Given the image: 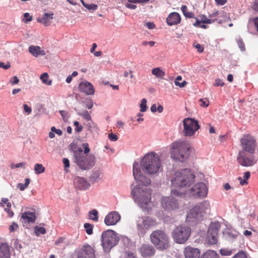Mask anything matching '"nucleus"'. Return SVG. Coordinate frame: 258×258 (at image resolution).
<instances>
[{"label":"nucleus","mask_w":258,"mask_h":258,"mask_svg":"<svg viewBox=\"0 0 258 258\" xmlns=\"http://www.w3.org/2000/svg\"><path fill=\"white\" fill-rule=\"evenodd\" d=\"M133 175L135 180L139 183L132 189V195L135 201L141 208L148 210L151 204L152 190L147 186L151 184V179L141 174L138 162L133 164Z\"/></svg>","instance_id":"1"},{"label":"nucleus","mask_w":258,"mask_h":258,"mask_svg":"<svg viewBox=\"0 0 258 258\" xmlns=\"http://www.w3.org/2000/svg\"><path fill=\"white\" fill-rule=\"evenodd\" d=\"M160 166V157L154 152L145 155L141 159L140 165H139L141 174L143 175V173H145L149 175L157 174Z\"/></svg>","instance_id":"2"},{"label":"nucleus","mask_w":258,"mask_h":258,"mask_svg":"<svg viewBox=\"0 0 258 258\" xmlns=\"http://www.w3.org/2000/svg\"><path fill=\"white\" fill-rule=\"evenodd\" d=\"M195 175L188 169H183L175 173L171 179L173 186L177 187H187L194 182Z\"/></svg>","instance_id":"3"},{"label":"nucleus","mask_w":258,"mask_h":258,"mask_svg":"<svg viewBox=\"0 0 258 258\" xmlns=\"http://www.w3.org/2000/svg\"><path fill=\"white\" fill-rule=\"evenodd\" d=\"M73 153L74 162L81 169L88 170L94 165L95 156L93 155H84L82 148L78 147L74 150Z\"/></svg>","instance_id":"4"},{"label":"nucleus","mask_w":258,"mask_h":258,"mask_svg":"<svg viewBox=\"0 0 258 258\" xmlns=\"http://www.w3.org/2000/svg\"><path fill=\"white\" fill-rule=\"evenodd\" d=\"M189 146L184 141H177L172 144L171 156L175 160L184 162L189 156Z\"/></svg>","instance_id":"5"},{"label":"nucleus","mask_w":258,"mask_h":258,"mask_svg":"<svg viewBox=\"0 0 258 258\" xmlns=\"http://www.w3.org/2000/svg\"><path fill=\"white\" fill-rule=\"evenodd\" d=\"M118 240L115 232L112 230H107L102 233L101 242L105 251H109L114 246Z\"/></svg>","instance_id":"6"},{"label":"nucleus","mask_w":258,"mask_h":258,"mask_svg":"<svg viewBox=\"0 0 258 258\" xmlns=\"http://www.w3.org/2000/svg\"><path fill=\"white\" fill-rule=\"evenodd\" d=\"M240 146L243 151L253 154L256 147V141L254 137L249 134L243 136L240 140Z\"/></svg>","instance_id":"7"},{"label":"nucleus","mask_w":258,"mask_h":258,"mask_svg":"<svg viewBox=\"0 0 258 258\" xmlns=\"http://www.w3.org/2000/svg\"><path fill=\"white\" fill-rule=\"evenodd\" d=\"M191 233L189 227L180 226L176 227L172 233L174 240L178 243L183 244L188 239Z\"/></svg>","instance_id":"8"},{"label":"nucleus","mask_w":258,"mask_h":258,"mask_svg":"<svg viewBox=\"0 0 258 258\" xmlns=\"http://www.w3.org/2000/svg\"><path fill=\"white\" fill-rule=\"evenodd\" d=\"M183 131L185 136L191 137L200 128L198 121L194 118H185L183 120Z\"/></svg>","instance_id":"9"},{"label":"nucleus","mask_w":258,"mask_h":258,"mask_svg":"<svg viewBox=\"0 0 258 258\" xmlns=\"http://www.w3.org/2000/svg\"><path fill=\"white\" fill-rule=\"evenodd\" d=\"M137 223V229L142 234L145 233L147 230L155 227L158 224L155 219L150 217H139Z\"/></svg>","instance_id":"10"},{"label":"nucleus","mask_w":258,"mask_h":258,"mask_svg":"<svg viewBox=\"0 0 258 258\" xmlns=\"http://www.w3.org/2000/svg\"><path fill=\"white\" fill-rule=\"evenodd\" d=\"M219 229L220 224L218 222L212 223L210 225L207 234L209 243L214 244L217 242Z\"/></svg>","instance_id":"11"},{"label":"nucleus","mask_w":258,"mask_h":258,"mask_svg":"<svg viewBox=\"0 0 258 258\" xmlns=\"http://www.w3.org/2000/svg\"><path fill=\"white\" fill-rule=\"evenodd\" d=\"M189 191V194L195 198L205 197L207 194L208 188L205 183L200 182L190 188Z\"/></svg>","instance_id":"12"},{"label":"nucleus","mask_w":258,"mask_h":258,"mask_svg":"<svg viewBox=\"0 0 258 258\" xmlns=\"http://www.w3.org/2000/svg\"><path fill=\"white\" fill-rule=\"evenodd\" d=\"M237 161L242 166L249 167L254 165L256 160L252 156H246L243 151H239L237 156Z\"/></svg>","instance_id":"13"},{"label":"nucleus","mask_w":258,"mask_h":258,"mask_svg":"<svg viewBox=\"0 0 258 258\" xmlns=\"http://www.w3.org/2000/svg\"><path fill=\"white\" fill-rule=\"evenodd\" d=\"M78 258H95V250L89 245H84L80 250Z\"/></svg>","instance_id":"14"},{"label":"nucleus","mask_w":258,"mask_h":258,"mask_svg":"<svg viewBox=\"0 0 258 258\" xmlns=\"http://www.w3.org/2000/svg\"><path fill=\"white\" fill-rule=\"evenodd\" d=\"M120 215L116 211L109 212L105 217L104 223L107 226L115 225L120 220Z\"/></svg>","instance_id":"15"},{"label":"nucleus","mask_w":258,"mask_h":258,"mask_svg":"<svg viewBox=\"0 0 258 258\" xmlns=\"http://www.w3.org/2000/svg\"><path fill=\"white\" fill-rule=\"evenodd\" d=\"M198 207L196 206L191 209L187 213L186 221L188 222H196L202 219L201 214L198 211Z\"/></svg>","instance_id":"16"},{"label":"nucleus","mask_w":258,"mask_h":258,"mask_svg":"<svg viewBox=\"0 0 258 258\" xmlns=\"http://www.w3.org/2000/svg\"><path fill=\"white\" fill-rule=\"evenodd\" d=\"M162 207L165 209L169 211L176 209L178 208L176 201L172 198H165L162 199Z\"/></svg>","instance_id":"17"},{"label":"nucleus","mask_w":258,"mask_h":258,"mask_svg":"<svg viewBox=\"0 0 258 258\" xmlns=\"http://www.w3.org/2000/svg\"><path fill=\"white\" fill-rule=\"evenodd\" d=\"M79 89L81 92H84L86 95H92L95 90L93 85L88 82H82L80 83Z\"/></svg>","instance_id":"18"},{"label":"nucleus","mask_w":258,"mask_h":258,"mask_svg":"<svg viewBox=\"0 0 258 258\" xmlns=\"http://www.w3.org/2000/svg\"><path fill=\"white\" fill-rule=\"evenodd\" d=\"M139 250L143 257L151 256L155 253L154 247L152 245L146 244H143L140 248Z\"/></svg>","instance_id":"19"},{"label":"nucleus","mask_w":258,"mask_h":258,"mask_svg":"<svg viewBox=\"0 0 258 258\" xmlns=\"http://www.w3.org/2000/svg\"><path fill=\"white\" fill-rule=\"evenodd\" d=\"M185 258H200V251L199 249L186 247L184 250Z\"/></svg>","instance_id":"20"},{"label":"nucleus","mask_w":258,"mask_h":258,"mask_svg":"<svg viewBox=\"0 0 258 258\" xmlns=\"http://www.w3.org/2000/svg\"><path fill=\"white\" fill-rule=\"evenodd\" d=\"M74 182L75 185L81 189H86L90 186V183L83 177L77 176L74 178Z\"/></svg>","instance_id":"21"},{"label":"nucleus","mask_w":258,"mask_h":258,"mask_svg":"<svg viewBox=\"0 0 258 258\" xmlns=\"http://www.w3.org/2000/svg\"><path fill=\"white\" fill-rule=\"evenodd\" d=\"M150 239L152 243L157 246V248H160V242L161 241V231L158 230L153 231L151 235Z\"/></svg>","instance_id":"22"},{"label":"nucleus","mask_w":258,"mask_h":258,"mask_svg":"<svg viewBox=\"0 0 258 258\" xmlns=\"http://www.w3.org/2000/svg\"><path fill=\"white\" fill-rule=\"evenodd\" d=\"M166 21L169 26L177 25L180 22L181 17L178 13L173 12L169 14Z\"/></svg>","instance_id":"23"},{"label":"nucleus","mask_w":258,"mask_h":258,"mask_svg":"<svg viewBox=\"0 0 258 258\" xmlns=\"http://www.w3.org/2000/svg\"><path fill=\"white\" fill-rule=\"evenodd\" d=\"M35 214L34 213L25 212L22 214L20 221L22 223H33L35 220Z\"/></svg>","instance_id":"24"},{"label":"nucleus","mask_w":258,"mask_h":258,"mask_svg":"<svg viewBox=\"0 0 258 258\" xmlns=\"http://www.w3.org/2000/svg\"><path fill=\"white\" fill-rule=\"evenodd\" d=\"M10 248L7 243H2L0 245V258H10Z\"/></svg>","instance_id":"25"},{"label":"nucleus","mask_w":258,"mask_h":258,"mask_svg":"<svg viewBox=\"0 0 258 258\" xmlns=\"http://www.w3.org/2000/svg\"><path fill=\"white\" fill-rule=\"evenodd\" d=\"M53 13H45L41 18H37L38 22L43 24L44 26H47L49 25L50 21L53 18Z\"/></svg>","instance_id":"26"},{"label":"nucleus","mask_w":258,"mask_h":258,"mask_svg":"<svg viewBox=\"0 0 258 258\" xmlns=\"http://www.w3.org/2000/svg\"><path fill=\"white\" fill-rule=\"evenodd\" d=\"M29 51L35 57H38L39 55H44L45 54V51L41 49L38 46L31 45L29 46Z\"/></svg>","instance_id":"27"},{"label":"nucleus","mask_w":258,"mask_h":258,"mask_svg":"<svg viewBox=\"0 0 258 258\" xmlns=\"http://www.w3.org/2000/svg\"><path fill=\"white\" fill-rule=\"evenodd\" d=\"M196 207L199 208L198 211H199V213L201 214L202 217L203 216V214L206 213L210 209V205L209 202L207 201H204Z\"/></svg>","instance_id":"28"},{"label":"nucleus","mask_w":258,"mask_h":258,"mask_svg":"<svg viewBox=\"0 0 258 258\" xmlns=\"http://www.w3.org/2000/svg\"><path fill=\"white\" fill-rule=\"evenodd\" d=\"M200 19L195 18L196 22L193 24L194 26L196 27L199 26L200 24H211L214 22V20H211L207 18L205 15H201L199 16Z\"/></svg>","instance_id":"29"},{"label":"nucleus","mask_w":258,"mask_h":258,"mask_svg":"<svg viewBox=\"0 0 258 258\" xmlns=\"http://www.w3.org/2000/svg\"><path fill=\"white\" fill-rule=\"evenodd\" d=\"M1 204L4 208L5 211L8 213V216L10 217H12L14 215V213L10 210L11 204L9 202L8 199L7 198L2 199Z\"/></svg>","instance_id":"30"},{"label":"nucleus","mask_w":258,"mask_h":258,"mask_svg":"<svg viewBox=\"0 0 258 258\" xmlns=\"http://www.w3.org/2000/svg\"><path fill=\"white\" fill-rule=\"evenodd\" d=\"M253 26L258 32V17L250 18L248 20L247 28L250 32L252 31V26Z\"/></svg>","instance_id":"31"},{"label":"nucleus","mask_w":258,"mask_h":258,"mask_svg":"<svg viewBox=\"0 0 258 258\" xmlns=\"http://www.w3.org/2000/svg\"><path fill=\"white\" fill-rule=\"evenodd\" d=\"M181 10L183 14V15L187 18H195V14L194 13L191 12H188L187 11V8L186 6L183 5L181 6Z\"/></svg>","instance_id":"32"},{"label":"nucleus","mask_w":258,"mask_h":258,"mask_svg":"<svg viewBox=\"0 0 258 258\" xmlns=\"http://www.w3.org/2000/svg\"><path fill=\"white\" fill-rule=\"evenodd\" d=\"M217 254L215 251L209 250L203 254L202 258H217Z\"/></svg>","instance_id":"33"},{"label":"nucleus","mask_w":258,"mask_h":258,"mask_svg":"<svg viewBox=\"0 0 258 258\" xmlns=\"http://www.w3.org/2000/svg\"><path fill=\"white\" fill-rule=\"evenodd\" d=\"M34 170L36 174H39L44 172L45 168L42 164L36 163L34 165Z\"/></svg>","instance_id":"34"},{"label":"nucleus","mask_w":258,"mask_h":258,"mask_svg":"<svg viewBox=\"0 0 258 258\" xmlns=\"http://www.w3.org/2000/svg\"><path fill=\"white\" fill-rule=\"evenodd\" d=\"M89 219L97 222L98 220V213L95 209L92 210L89 212Z\"/></svg>","instance_id":"35"},{"label":"nucleus","mask_w":258,"mask_h":258,"mask_svg":"<svg viewBox=\"0 0 258 258\" xmlns=\"http://www.w3.org/2000/svg\"><path fill=\"white\" fill-rule=\"evenodd\" d=\"M49 76L47 73H43L40 76V79L42 82L47 85H50L52 83L51 80H48Z\"/></svg>","instance_id":"36"},{"label":"nucleus","mask_w":258,"mask_h":258,"mask_svg":"<svg viewBox=\"0 0 258 258\" xmlns=\"http://www.w3.org/2000/svg\"><path fill=\"white\" fill-rule=\"evenodd\" d=\"M162 249H166L169 247V238L168 237L162 233Z\"/></svg>","instance_id":"37"},{"label":"nucleus","mask_w":258,"mask_h":258,"mask_svg":"<svg viewBox=\"0 0 258 258\" xmlns=\"http://www.w3.org/2000/svg\"><path fill=\"white\" fill-rule=\"evenodd\" d=\"M25 184H23V183H19L17 185V187H18L20 190L21 191H23L24 190L25 188H26L30 182V180L29 178H27L25 179Z\"/></svg>","instance_id":"38"},{"label":"nucleus","mask_w":258,"mask_h":258,"mask_svg":"<svg viewBox=\"0 0 258 258\" xmlns=\"http://www.w3.org/2000/svg\"><path fill=\"white\" fill-rule=\"evenodd\" d=\"M182 80V77L180 76H178L175 79L174 83L175 85L177 86H179L180 87H183L186 84V82L185 81H183L182 83H180V81Z\"/></svg>","instance_id":"39"},{"label":"nucleus","mask_w":258,"mask_h":258,"mask_svg":"<svg viewBox=\"0 0 258 258\" xmlns=\"http://www.w3.org/2000/svg\"><path fill=\"white\" fill-rule=\"evenodd\" d=\"M86 233L88 235H91L93 233V225L88 223H86L84 225Z\"/></svg>","instance_id":"40"},{"label":"nucleus","mask_w":258,"mask_h":258,"mask_svg":"<svg viewBox=\"0 0 258 258\" xmlns=\"http://www.w3.org/2000/svg\"><path fill=\"white\" fill-rule=\"evenodd\" d=\"M79 115L82 116L85 120L88 121H91V117L90 113L87 110H84L81 113H79Z\"/></svg>","instance_id":"41"},{"label":"nucleus","mask_w":258,"mask_h":258,"mask_svg":"<svg viewBox=\"0 0 258 258\" xmlns=\"http://www.w3.org/2000/svg\"><path fill=\"white\" fill-rule=\"evenodd\" d=\"M84 7H85L88 10H89L90 12L95 11L98 8L97 5L94 4H86Z\"/></svg>","instance_id":"42"},{"label":"nucleus","mask_w":258,"mask_h":258,"mask_svg":"<svg viewBox=\"0 0 258 258\" xmlns=\"http://www.w3.org/2000/svg\"><path fill=\"white\" fill-rule=\"evenodd\" d=\"M87 126L88 127V130L91 132L96 131L97 130V125L95 124L94 122L91 120V121H89L87 123Z\"/></svg>","instance_id":"43"},{"label":"nucleus","mask_w":258,"mask_h":258,"mask_svg":"<svg viewBox=\"0 0 258 258\" xmlns=\"http://www.w3.org/2000/svg\"><path fill=\"white\" fill-rule=\"evenodd\" d=\"M141 112H145L147 110V100L145 98L142 99L141 103L140 104Z\"/></svg>","instance_id":"44"},{"label":"nucleus","mask_w":258,"mask_h":258,"mask_svg":"<svg viewBox=\"0 0 258 258\" xmlns=\"http://www.w3.org/2000/svg\"><path fill=\"white\" fill-rule=\"evenodd\" d=\"M26 164V163L25 162H21V163H18L17 164H11V168L12 169H14V168L21 167V168H23L24 169L25 167Z\"/></svg>","instance_id":"45"},{"label":"nucleus","mask_w":258,"mask_h":258,"mask_svg":"<svg viewBox=\"0 0 258 258\" xmlns=\"http://www.w3.org/2000/svg\"><path fill=\"white\" fill-rule=\"evenodd\" d=\"M152 74L157 77H160L161 76V70L160 68H156L152 70Z\"/></svg>","instance_id":"46"},{"label":"nucleus","mask_w":258,"mask_h":258,"mask_svg":"<svg viewBox=\"0 0 258 258\" xmlns=\"http://www.w3.org/2000/svg\"><path fill=\"white\" fill-rule=\"evenodd\" d=\"M74 125L75 126V132L77 133H80L83 130V126L80 124L79 122L77 121L74 122Z\"/></svg>","instance_id":"47"},{"label":"nucleus","mask_w":258,"mask_h":258,"mask_svg":"<svg viewBox=\"0 0 258 258\" xmlns=\"http://www.w3.org/2000/svg\"><path fill=\"white\" fill-rule=\"evenodd\" d=\"M36 233L37 235H39L40 234H44L46 233V230L44 227H36L35 228Z\"/></svg>","instance_id":"48"},{"label":"nucleus","mask_w":258,"mask_h":258,"mask_svg":"<svg viewBox=\"0 0 258 258\" xmlns=\"http://www.w3.org/2000/svg\"><path fill=\"white\" fill-rule=\"evenodd\" d=\"M237 45L239 48L240 49L241 51H244L245 49V45L244 42H243L242 39L239 38L237 40Z\"/></svg>","instance_id":"49"},{"label":"nucleus","mask_w":258,"mask_h":258,"mask_svg":"<svg viewBox=\"0 0 258 258\" xmlns=\"http://www.w3.org/2000/svg\"><path fill=\"white\" fill-rule=\"evenodd\" d=\"M220 252L222 255H230L232 253V250L224 248L220 249Z\"/></svg>","instance_id":"50"},{"label":"nucleus","mask_w":258,"mask_h":258,"mask_svg":"<svg viewBox=\"0 0 258 258\" xmlns=\"http://www.w3.org/2000/svg\"><path fill=\"white\" fill-rule=\"evenodd\" d=\"M233 258H247V256L244 251H241L235 254Z\"/></svg>","instance_id":"51"},{"label":"nucleus","mask_w":258,"mask_h":258,"mask_svg":"<svg viewBox=\"0 0 258 258\" xmlns=\"http://www.w3.org/2000/svg\"><path fill=\"white\" fill-rule=\"evenodd\" d=\"M151 110L153 112H155L157 110H158L159 112H161V105H159L158 107H157L155 104H153L151 107Z\"/></svg>","instance_id":"52"},{"label":"nucleus","mask_w":258,"mask_h":258,"mask_svg":"<svg viewBox=\"0 0 258 258\" xmlns=\"http://www.w3.org/2000/svg\"><path fill=\"white\" fill-rule=\"evenodd\" d=\"M18 228V225L17 223L13 222L12 224L10 226L9 229L10 232H12L16 230Z\"/></svg>","instance_id":"53"},{"label":"nucleus","mask_w":258,"mask_h":258,"mask_svg":"<svg viewBox=\"0 0 258 258\" xmlns=\"http://www.w3.org/2000/svg\"><path fill=\"white\" fill-rule=\"evenodd\" d=\"M200 101L201 102V105L203 107H207L209 104V101L206 99H201Z\"/></svg>","instance_id":"54"},{"label":"nucleus","mask_w":258,"mask_h":258,"mask_svg":"<svg viewBox=\"0 0 258 258\" xmlns=\"http://www.w3.org/2000/svg\"><path fill=\"white\" fill-rule=\"evenodd\" d=\"M51 131L54 132L55 133L59 136H61L62 134V132L60 129H56L54 126H52L51 128Z\"/></svg>","instance_id":"55"},{"label":"nucleus","mask_w":258,"mask_h":258,"mask_svg":"<svg viewBox=\"0 0 258 258\" xmlns=\"http://www.w3.org/2000/svg\"><path fill=\"white\" fill-rule=\"evenodd\" d=\"M195 47L197 49L198 51L202 53L204 51V47L200 44H197L195 45Z\"/></svg>","instance_id":"56"},{"label":"nucleus","mask_w":258,"mask_h":258,"mask_svg":"<svg viewBox=\"0 0 258 258\" xmlns=\"http://www.w3.org/2000/svg\"><path fill=\"white\" fill-rule=\"evenodd\" d=\"M155 43V42L153 41H144L142 42V45L147 46V45H149L150 46L152 47L154 45Z\"/></svg>","instance_id":"57"},{"label":"nucleus","mask_w":258,"mask_h":258,"mask_svg":"<svg viewBox=\"0 0 258 258\" xmlns=\"http://www.w3.org/2000/svg\"><path fill=\"white\" fill-rule=\"evenodd\" d=\"M108 138L111 141H116L118 139L117 136L116 135L113 134L112 133H111L108 135Z\"/></svg>","instance_id":"58"},{"label":"nucleus","mask_w":258,"mask_h":258,"mask_svg":"<svg viewBox=\"0 0 258 258\" xmlns=\"http://www.w3.org/2000/svg\"><path fill=\"white\" fill-rule=\"evenodd\" d=\"M83 147L84 148V154H87L90 152V149L88 143H84L83 144Z\"/></svg>","instance_id":"59"},{"label":"nucleus","mask_w":258,"mask_h":258,"mask_svg":"<svg viewBox=\"0 0 258 258\" xmlns=\"http://www.w3.org/2000/svg\"><path fill=\"white\" fill-rule=\"evenodd\" d=\"M224 82L219 79H217L215 81L214 86H223L224 85Z\"/></svg>","instance_id":"60"},{"label":"nucleus","mask_w":258,"mask_h":258,"mask_svg":"<svg viewBox=\"0 0 258 258\" xmlns=\"http://www.w3.org/2000/svg\"><path fill=\"white\" fill-rule=\"evenodd\" d=\"M24 18H25V22L27 23L30 22L32 20V17L30 16L28 13H26L24 15Z\"/></svg>","instance_id":"61"},{"label":"nucleus","mask_w":258,"mask_h":258,"mask_svg":"<svg viewBox=\"0 0 258 258\" xmlns=\"http://www.w3.org/2000/svg\"><path fill=\"white\" fill-rule=\"evenodd\" d=\"M24 111L27 112L28 114H30L32 112V109L31 107H29L28 105L25 104L23 105Z\"/></svg>","instance_id":"62"},{"label":"nucleus","mask_w":258,"mask_h":258,"mask_svg":"<svg viewBox=\"0 0 258 258\" xmlns=\"http://www.w3.org/2000/svg\"><path fill=\"white\" fill-rule=\"evenodd\" d=\"M10 82L13 85L17 84L19 82V79L17 77L14 76L12 78Z\"/></svg>","instance_id":"63"},{"label":"nucleus","mask_w":258,"mask_h":258,"mask_svg":"<svg viewBox=\"0 0 258 258\" xmlns=\"http://www.w3.org/2000/svg\"><path fill=\"white\" fill-rule=\"evenodd\" d=\"M252 9L256 12H258V0H255L253 5L252 7Z\"/></svg>","instance_id":"64"}]
</instances>
